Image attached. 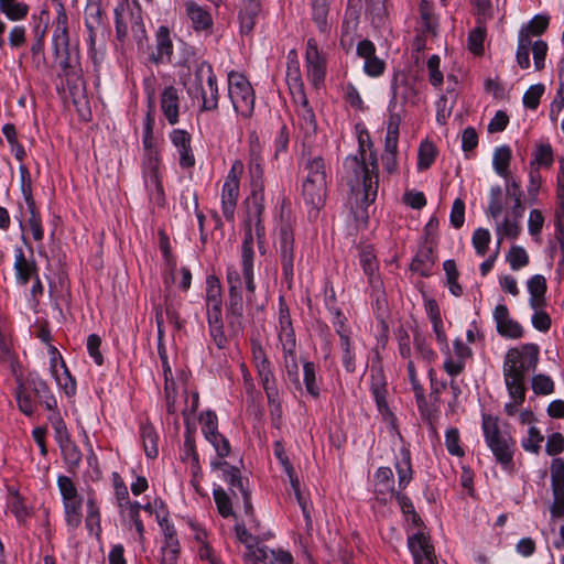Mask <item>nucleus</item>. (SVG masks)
Here are the masks:
<instances>
[{
    "instance_id": "nucleus-42",
    "label": "nucleus",
    "mask_w": 564,
    "mask_h": 564,
    "mask_svg": "<svg viewBox=\"0 0 564 564\" xmlns=\"http://www.w3.org/2000/svg\"><path fill=\"white\" fill-rule=\"evenodd\" d=\"M522 217H516L511 213L503 221L498 223L496 227L498 247L505 237L517 238L521 231L520 220Z\"/></svg>"
},
{
    "instance_id": "nucleus-50",
    "label": "nucleus",
    "mask_w": 564,
    "mask_h": 564,
    "mask_svg": "<svg viewBox=\"0 0 564 564\" xmlns=\"http://www.w3.org/2000/svg\"><path fill=\"white\" fill-rule=\"evenodd\" d=\"M421 29L420 32L436 35L437 23L431 6L426 1L420 4Z\"/></svg>"
},
{
    "instance_id": "nucleus-62",
    "label": "nucleus",
    "mask_w": 564,
    "mask_h": 564,
    "mask_svg": "<svg viewBox=\"0 0 564 564\" xmlns=\"http://www.w3.org/2000/svg\"><path fill=\"white\" fill-rule=\"evenodd\" d=\"M486 37V29L485 26H476L470 31L468 35V48L476 55H481L484 53V42Z\"/></svg>"
},
{
    "instance_id": "nucleus-53",
    "label": "nucleus",
    "mask_w": 564,
    "mask_h": 564,
    "mask_svg": "<svg viewBox=\"0 0 564 564\" xmlns=\"http://www.w3.org/2000/svg\"><path fill=\"white\" fill-rule=\"evenodd\" d=\"M128 7L127 0H121L115 8L116 35L119 41H124L128 35V24L124 19Z\"/></svg>"
},
{
    "instance_id": "nucleus-39",
    "label": "nucleus",
    "mask_w": 564,
    "mask_h": 564,
    "mask_svg": "<svg viewBox=\"0 0 564 564\" xmlns=\"http://www.w3.org/2000/svg\"><path fill=\"white\" fill-rule=\"evenodd\" d=\"M140 436L142 440L145 455L149 458H155L159 454V435L154 426L150 423H142L140 425Z\"/></svg>"
},
{
    "instance_id": "nucleus-46",
    "label": "nucleus",
    "mask_w": 564,
    "mask_h": 564,
    "mask_svg": "<svg viewBox=\"0 0 564 564\" xmlns=\"http://www.w3.org/2000/svg\"><path fill=\"white\" fill-rule=\"evenodd\" d=\"M86 29L104 28V11L100 0H91L85 9Z\"/></svg>"
},
{
    "instance_id": "nucleus-12",
    "label": "nucleus",
    "mask_w": 564,
    "mask_h": 564,
    "mask_svg": "<svg viewBox=\"0 0 564 564\" xmlns=\"http://www.w3.org/2000/svg\"><path fill=\"white\" fill-rule=\"evenodd\" d=\"M252 358L261 386L267 394L269 404H275L276 408H280L279 389L271 368V364L267 358L265 351L261 345L256 341L252 343Z\"/></svg>"
},
{
    "instance_id": "nucleus-45",
    "label": "nucleus",
    "mask_w": 564,
    "mask_h": 564,
    "mask_svg": "<svg viewBox=\"0 0 564 564\" xmlns=\"http://www.w3.org/2000/svg\"><path fill=\"white\" fill-rule=\"evenodd\" d=\"M401 459L397 462L395 469L399 478V487L404 489L412 479V466L410 452L406 448H402Z\"/></svg>"
},
{
    "instance_id": "nucleus-57",
    "label": "nucleus",
    "mask_w": 564,
    "mask_h": 564,
    "mask_svg": "<svg viewBox=\"0 0 564 564\" xmlns=\"http://www.w3.org/2000/svg\"><path fill=\"white\" fill-rule=\"evenodd\" d=\"M510 268L518 271L529 263V256L524 248L520 246H512L506 257Z\"/></svg>"
},
{
    "instance_id": "nucleus-54",
    "label": "nucleus",
    "mask_w": 564,
    "mask_h": 564,
    "mask_svg": "<svg viewBox=\"0 0 564 564\" xmlns=\"http://www.w3.org/2000/svg\"><path fill=\"white\" fill-rule=\"evenodd\" d=\"M303 372H304V383L306 391L313 398H317L319 395L321 389L317 384L316 380V370L315 365L312 361H306L303 365Z\"/></svg>"
},
{
    "instance_id": "nucleus-37",
    "label": "nucleus",
    "mask_w": 564,
    "mask_h": 564,
    "mask_svg": "<svg viewBox=\"0 0 564 564\" xmlns=\"http://www.w3.org/2000/svg\"><path fill=\"white\" fill-rule=\"evenodd\" d=\"M0 362L10 367L13 376L21 370V365L15 352L12 350L10 337L0 329Z\"/></svg>"
},
{
    "instance_id": "nucleus-16",
    "label": "nucleus",
    "mask_w": 564,
    "mask_h": 564,
    "mask_svg": "<svg viewBox=\"0 0 564 564\" xmlns=\"http://www.w3.org/2000/svg\"><path fill=\"white\" fill-rule=\"evenodd\" d=\"M300 138L306 148H311L317 132V122L306 96H301V106L296 109Z\"/></svg>"
},
{
    "instance_id": "nucleus-51",
    "label": "nucleus",
    "mask_w": 564,
    "mask_h": 564,
    "mask_svg": "<svg viewBox=\"0 0 564 564\" xmlns=\"http://www.w3.org/2000/svg\"><path fill=\"white\" fill-rule=\"evenodd\" d=\"M61 368L62 372L58 373L55 362L51 365L52 372L59 388L63 389L67 395H73L76 392V382L63 361Z\"/></svg>"
},
{
    "instance_id": "nucleus-13",
    "label": "nucleus",
    "mask_w": 564,
    "mask_h": 564,
    "mask_svg": "<svg viewBox=\"0 0 564 564\" xmlns=\"http://www.w3.org/2000/svg\"><path fill=\"white\" fill-rule=\"evenodd\" d=\"M249 156L248 172L250 177L251 193L248 202L250 206H256L257 208H265L263 165L258 143L250 145Z\"/></svg>"
},
{
    "instance_id": "nucleus-6",
    "label": "nucleus",
    "mask_w": 564,
    "mask_h": 564,
    "mask_svg": "<svg viewBox=\"0 0 564 564\" xmlns=\"http://www.w3.org/2000/svg\"><path fill=\"white\" fill-rule=\"evenodd\" d=\"M187 93L193 98H200L203 111H212L218 108V86L213 66L208 62H200L195 70L194 79L187 87Z\"/></svg>"
},
{
    "instance_id": "nucleus-47",
    "label": "nucleus",
    "mask_w": 564,
    "mask_h": 564,
    "mask_svg": "<svg viewBox=\"0 0 564 564\" xmlns=\"http://www.w3.org/2000/svg\"><path fill=\"white\" fill-rule=\"evenodd\" d=\"M312 7L313 20L321 32L328 29L327 15L329 10V0H310Z\"/></svg>"
},
{
    "instance_id": "nucleus-20",
    "label": "nucleus",
    "mask_w": 564,
    "mask_h": 564,
    "mask_svg": "<svg viewBox=\"0 0 564 564\" xmlns=\"http://www.w3.org/2000/svg\"><path fill=\"white\" fill-rule=\"evenodd\" d=\"M173 57V42L167 26L161 25L155 33V48L149 61L155 65L169 64Z\"/></svg>"
},
{
    "instance_id": "nucleus-30",
    "label": "nucleus",
    "mask_w": 564,
    "mask_h": 564,
    "mask_svg": "<svg viewBox=\"0 0 564 564\" xmlns=\"http://www.w3.org/2000/svg\"><path fill=\"white\" fill-rule=\"evenodd\" d=\"M7 510L10 511L19 523H24L30 517V509L19 490L12 486L8 487V496L6 500Z\"/></svg>"
},
{
    "instance_id": "nucleus-43",
    "label": "nucleus",
    "mask_w": 564,
    "mask_h": 564,
    "mask_svg": "<svg viewBox=\"0 0 564 564\" xmlns=\"http://www.w3.org/2000/svg\"><path fill=\"white\" fill-rule=\"evenodd\" d=\"M87 530L97 538L101 533L100 512L94 495H89L87 499V516H86Z\"/></svg>"
},
{
    "instance_id": "nucleus-59",
    "label": "nucleus",
    "mask_w": 564,
    "mask_h": 564,
    "mask_svg": "<svg viewBox=\"0 0 564 564\" xmlns=\"http://www.w3.org/2000/svg\"><path fill=\"white\" fill-rule=\"evenodd\" d=\"M236 536L239 542L243 543L248 550L247 555L254 560V551L259 545L258 539L252 535L243 525L237 524L235 527Z\"/></svg>"
},
{
    "instance_id": "nucleus-14",
    "label": "nucleus",
    "mask_w": 564,
    "mask_h": 564,
    "mask_svg": "<svg viewBox=\"0 0 564 564\" xmlns=\"http://www.w3.org/2000/svg\"><path fill=\"white\" fill-rule=\"evenodd\" d=\"M160 163V152L143 153L144 183L150 191V198L154 199L158 205H162L164 202V189L159 174Z\"/></svg>"
},
{
    "instance_id": "nucleus-10",
    "label": "nucleus",
    "mask_w": 564,
    "mask_h": 564,
    "mask_svg": "<svg viewBox=\"0 0 564 564\" xmlns=\"http://www.w3.org/2000/svg\"><path fill=\"white\" fill-rule=\"evenodd\" d=\"M243 172V163L236 160L229 172L226 175L221 188V210L225 219L232 223L235 220V213L237 203L240 196V177Z\"/></svg>"
},
{
    "instance_id": "nucleus-3",
    "label": "nucleus",
    "mask_w": 564,
    "mask_h": 564,
    "mask_svg": "<svg viewBox=\"0 0 564 564\" xmlns=\"http://www.w3.org/2000/svg\"><path fill=\"white\" fill-rule=\"evenodd\" d=\"M539 349L536 345H524L520 349L508 350L503 361V377L506 387L511 399L524 401L525 387L524 377L530 368L538 362Z\"/></svg>"
},
{
    "instance_id": "nucleus-48",
    "label": "nucleus",
    "mask_w": 564,
    "mask_h": 564,
    "mask_svg": "<svg viewBox=\"0 0 564 564\" xmlns=\"http://www.w3.org/2000/svg\"><path fill=\"white\" fill-rule=\"evenodd\" d=\"M0 11L6 14L9 20L18 21L26 17L29 7L17 0H0Z\"/></svg>"
},
{
    "instance_id": "nucleus-38",
    "label": "nucleus",
    "mask_w": 564,
    "mask_h": 564,
    "mask_svg": "<svg viewBox=\"0 0 564 564\" xmlns=\"http://www.w3.org/2000/svg\"><path fill=\"white\" fill-rule=\"evenodd\" d=\"M512 154L511 149L508 145H501L497 148L494 152L492 156V166L495 172L505 178H512L510 176V161H511Z\"/></svg>"
},
{
    "instance_id": "nucleus-29",
    "label": "nucleus",
    "mask_w": 564,
    "mask_h": 564,
    "mask_svg": "<svg viewBox=\"0 0 564 564\" xmlns=\"http://www.w3.org/2000/svg\"><path fill=\"white\" fill-rule=\"evenodd\" d=\"M527 288L530 294L529 304L531 308L545 307L546 279L542 274H535L527 281Z\"/></svg>"
},
{
    "instance_id": "nucleus-9",
    "label": "nucleus",
    "mask_w": 564,
    "mask_h": 564,
    "mask_svg": "<svg viewBox=\"0 0 564 564\" xmlns=\"http://www.w3.org/2000/svg\"><path fill=\"white\" fill-rule=\"evenodd\" d=\"M228 95L235 110L249 118L254 109V93L248 79L235 72L228 74Z\"/></svg>"
},
{
    "instance_id": "nucleus-49",
    "label": "nucleus",
    "mask_w": 564,
    "mask_h": 564,
    "mask_svg": "<svg viewBox=\"0 0 564 564\" xmlns=\"http://www.w3.org/2000/svg\"><path fill=\"white\" fill-rule=\"evenodd\" d=\"M436 158V148L433 142H421L417 153V169L424 171L431 167Z\"/></svg>"
},
{
    "instance_id": "nucleus-33",
    "label": "nucleus",
    "mask_w": 564,
    "mask_h": 564,
    "mask_svg": "<svg viewBox=\"0 0 564 564\" xmlns=\"http://www.w3.org/2000/svg\"><path fill=\"white\" fill-rule=\"evenodd\" d=\"M435 263L432 246H423L411 262V270L422 276H429Z\"/></svg>"
},
{
    "instance_id": "nucleus-25",
    "label": "nucleus",
    "mask_w": 564,
    "mask_h": 564,
    "mask_svg": "<svg viewBox=\"0 0 564 564\" xmlns=\"http://www.w3.org/2000/svg\"><path fill=\"white\" fill-rule=\"evenodd\" d=\"M23 382L26 388L33 392L39 402L44 404L47 410L56 408L57 403L54 395L51 394L47 383L39 376V373L29 372Z\"/></svg>"
},
{
    "instance_id": "nucleus-18",
    "label": "nucleus",
    "mask_w": 564,
    "mask_h": 564,
    "mask_svg": "<svg viewBox=\"0 0 564 564\" xmlns=\"http://www.w3.org/2000/svg\"><path fill=\"white\" fill-rule=\"evenodd\" d=\"M370 391L375 398L378 410L382 415L393 417L387 402V379L380 366H372L370 371Z\"/></svg>"
},
{
    "instance_id": "nucleus-15",
    "label": "nucleus",
    "mask_w": 564,
    "mask_h": 564,
    "mask_svg": "<svg viewBox=\"0 0 564 564\" xmlns=\"http://www.w3.org/2000/svg\"><path fill=\"white\" fill-rule=\"evenodd\" d=\"M400 121L398 115H391L387 124L384 150L381 155V161L384 171L389 174H393L398 170L397 156Z\"/></svg>"
},
{
    "instance_id": "nucleus-44",
    "label": "nucleus",
    "mask_w": 564,
    "mask_h": 564,
    "mask_svg": "<svg viewBox=\"0 0 564 564\" xmlns=\"http://www.w3.org/2000/svg\"><path fill=\"white\" fill-rule=\"evenodd\" d=\"M375 487L379 494L394 495V476L390 467H380L375 475Z\"/></svg>"
},
{
    "instance_id": "nucleus-52",
    "label": "nucleus",
    "mask_w": 564,
    "mask_h": 564,
    "mask_svg": "<svg viewBox=\"0 0 564 564\" xmlns=\"http://www.w3.org/2000/svg\"><path fill=\"white\" fill-rule=\"evenodd\" d=\"M443 269L446 274L447 285L451 293L455 296H460L463 293V289L458 283L459 272L457 270L455 261L452 259L446 260L443 263Z\"/></svg>"
},
{
    "instance_id": "nucleus-5",
    "label": "nucleus",
    "mask_w": 564,
    "mask_h": 564,
    "mask_svg": "<svg viewBox=\"0 0 564 564\" xmlns=\"http://www.w3.org/2000/svg\"><path fill=\"white\" fill-rule=\"evenodd\" d=\"M481 430L487 446L492 452L497 463L505 468L513 465L516 441L507 430H502L498 417L482 414Z\"/></svg>"
},
{
    "instance_id": "nucleus-56",
    "label": "nucleus",
    "mask_w": 564,
    "mask_h": 564,
    "mask_svg": "<svg viewBox=\"0 0 564 564\" xmlns=\"http://www.w3.org/2000/svg\"><path fill=\"white\" fill-rule=\"evenodd\" d=\"M341 350V362L347 372H355L356 370V352L350 338L339 340Z\"/></svg>"
},
{
    "instance_id": "nucleus-40",
    "label": "nucleus",
    "mask_w": 564,
    "mask_h": 564,
    "mask_svg": "<svg viewBox=\"0 0 564 564\" xmlns=\"http://www.w3.org/2000/svg\"><path fill=\"white\" fill-rule=\"evenodd\" d=\"M506 193L513 200L511 214L516 217H522L524 213V204L522 202L523 192L520 182L517 178L506 180Z\"/></svg>"
},
{
    "instance_id": "nucleus-26",
    "label": "nucleus",
    "mask_w": 564,
    "mask_h": 564,
    "mask_svg": "<svg viewBox=\"0 0 564 564\" xmlns=\"http://www.w3.org/2000/svg\"><path fill=\"white\" fill-rule=\"evenodd\" d=\"M148 94V111L144 118L143 123V135H142V144L144 153L150 152H159L156 148V141L153 135V128L155 123L154 119V89L148 87L147 88Z\"/></svg>"
},
{
    "instance_id": "nucleus-32",
    "label": "nucleus",
    "mask_w": 564,
    "mask_h": 564,
    "mask_svg": "<svg viewBox=\"0 0 564 564\" xmlns=\"http://www.w3.org/2000/svg\"><path fill=\"white\" fill-rule=\"evenodd\" d=\"M14 271L17 281L22 285H26L32 278L37 275L36 264L25 259L21 247L15 248Z\"/></svg>"
},
{
    "instance_id": "nucleus-36",
    "label": "nucleus",
    "mask_w": 564,
    "mask_h": 564,
    "mask_svg": "<svg viewBox=\"0 0 564 564\" xmlns=\"http://www.w3.org/2000/svg\"><path fill=\"white\" fill-rule=\"evenodd\" d=\"M359 261L364 273L368 276L369 284L373 288L379 286L380 280L377 275L378 262L370 247H366L360 251Z\"/></svg>"
},
{
    "instance_id": "nucleus-17",
    "label": "nucleus",
    "mask_w": 564,
    "mask_h": 564,
    "mask_svg": "<svg viewBox=\"0 0 564 564\" xmlns=\"http://www.w3.org/2000/svg\"><path fill=\"white\" fill-rule=\"evenodd\" d=\"M56 7V19L54 21L53 45L55 55L67 53L69 46L67 13L61 0H52Z\"/></svg>"
},
{
    "instance_id": "nucleus-41",
    "label": "nucleus",
    "mask_w": 564,
    "mask_h": 564,
    "mask_svg": "<svg viewBox=\"0 0 564 564\" xmlns=\"http://www.w3.org/2000/svg\"><path fill=\"white\" fill-rule=\"evenodd\" d=\"M392 99L391 105L395 107L398 100H401L402 104L415 102L416 91L412 85H410L406 80L398 82L395 78L392 82Z\"/></svg>"
},
{
    "instance_id": "nucleus-21",
    "label": "nucleus",
    "mask_w": 564,
    "mask_h": 564,
    "mask_svg": "<svg viewBox=\"0 0 564 564\" xmlns=\"http://www.w3.org/2000/svg\"><path fill=\"white\" fill-rule=\"evenodd\" d=\"M357 55L365 59L364 70L370 77L383 74L386 63L376 55V46L369 40H362L357 45Z\"/></svg>"
},
{
    "instance_id": "nucleus-64",
    "label": "nucleus",
    "mask_w": 564,
    "mask_h": 564,
    "mask_svg": "<svg viewBox=\"0 0 564 564\" xmlns=\"http://www.w3.org/2000/svg\"><path fill=\"white\" fill-rule=\"evenodd\" d=\"M490 240L491 236L488 229L478 228L474 231L471 242L478 256L486 254Z\"/></svg>"
},
{
    "instance_id": "nucleus-60",
    "label": "nucleus",
    "mask_w": 564,
    "mask_h": 564,
    "mask_svg": "<svg viewBox=\"0 0 564 564\" xmlns=\"http://www.w3.org/2000/svg\"><path fill=\"white\" fill-rule=\"evenodd\" d=\"M161 552V564H176L181 552L178 540L164 541Z\"/></svg>"
},
{
    "instance_id": "nucleus-58",
    "label": "nucleus",
    "mask_w": 564,
    "mask_h": 564,
    "mask_svg": "<svg viewBox=\"0 0 564 564\" xmlns=\"http://www.w3.org/2000/svg\"><path fill=\"white\" fill-rule=\"evenodd\" d=\"M221 292L220 285L216 278L209 276L207 279L206 289V308L208 307H221Z\"/></svg>"
},
{
    "instance_id": "nucleus-61",
    "label": "nucleus",
    "mask_w": 564,
    "mask_h": 564,
    "mask_svg": "<svg viewBox=\"0 0 564 564\" xmlns=\"http://www.w3.org/2000/svg\"><path fill=\"white\" fill-rule=\"evenodd\" d=\"M214 500L217 506L218 512L228 518L232 514L231 501L228 494L220 486L214 488Z\"/></svg>"
},
{
    "instance_id": "nucleus-55",
    "label": "nucleus",
    "mask_w": 564,
    "mask_h": 564,
    "mask_svg": "<svg viewBox=\"0 0 564 564\" xmlns=\"http://www.w3.org/2000/svg\"><path fill=\"white\" fill-rule=\"evenodd\" d=\"M199 422L202 425V432L206 440L210 437H216L215 435L219 434L218 432V419L214 411L203 412L199 416Z\"/></svg>"
},
{
    "instance_id": "nucleus-4",
    "label": "nucleus",
    "mask_w": 564,
    "mask_h": 564,
    "mask_svg": "<svg viewBox=\"0 0 564 564\" xmlns=\"http://www.w3.org/2000/svg\"><path fill=\"white\" fill-rule=\"evenodd\" d=\"M275 253L281 265L282 276L289 288L292 286L295 262L294 218L290 210L281 208L280 223L274 240Z\"/></svg>"
},
{
    "instance_id": "nucleus-31",
    "label": "nucleus",
    "mask_w": 564,
    "mask_h": 564,
    "mask_svg": "<svg viewBox=\"0 0 564 564\" xmlns=\"http://www.w3.org/2000/svg\"><path fill=\"white\" fill-rule=\"evenodd\" d=\"M254 561L263 564H292L293 556L290 552L282 549H270L265 545L257 547L254 551Z\"/></svg>"
},
{
    "instance_id": "nucleus-11",
    "label": "nucleus",
    "mask_w": 564,
    "mask_h": 564,
    "mask_svg": "<svg viewBox=\"0 0 564 564\" xmlns=\"http://www.w3.org/2000/svg\"><path fill=\"white\" fill-rule=\"evenodd\" d=\"M57 487L63 500L66 523L72 529H77L83 518V497L78 494L74 481L65 475L57 477Z\"/></svg>"
},
{
    "instance_id": "nucleus-7",
    "label": "nucleus",
    "mask_w": 564,
    "mask_h": 564,
    "mask_svg": "<svg viewBox=\"0 0 564 564\" xmlns=\"http://www.w3.org/2000/svg\"><path fill=\"white\" fill-rule=\"evenodd\" d=\"M264 207L248 205L247 216L243 223V240L241 245V262H253L254 242L261 253H264L263 245L265 238V227L263 224Z\"/></svg>"
},
{
    "instance_id": "nucleus-24",
    "label": "nucleus",
    "mask_w": 564,
    "mask_h": 564,
    "mask_svg": "<svg viewBox=\"0 0 564 564\" xmlns=\"http://www.w3.org/2000/svg\"><path fill=\"white\" fill-rule=\"evenodd\" d=\"M170 140L178 152V162L183 169L195 165V156L191 147V134L183 129H174L170 133Z\"/></svg>"
},
{
    "instance_id": "nucleus-1",
    "label": "nucleus",
    "mask_w": 564,
    "mask_h": 564,
    "mask_svg": "<svg viewBox=\"0 0 564 564\" xmlns=\"http://www.w3.org/2000/svg\"><path fill=\"white\" fill-rule=\"evenodd\" d=\"M367 143L359 137V150L355 155H349L344 162V171L351 189L362 185L361 205L368 207L375 202L378 194L379 173L377 154L372 151V143L367 135Z\"/></svg>"
},
{
    "instance_id": "nucleus-8",
    "label": "nucleus",
    "mask_w": 564,
    "mask_h": 564,
    "mask_svg": "<svg viewBox=\"0 0 564 564\" xmlns=\"http://www.w3.org/2000/svg\"><path fill=\"white\" fill-rule=\"evenodd\" d=\"M210 467L214 471L220 473V477L234 496L241 495L246 514L253 516L248 478L242 477L240 467L231 465L225 459H213Z\"/></svg>"
},
{
    "instance_id": "nucleus-22",
    "label": "nucleus",
    "mask_w": 564,
    "mask_h": 564,
    "mask_svg": "<svg viewBox=\"0 0 564 564\" xmlns=\"http://www.w3.org/2000/svg\"><path fill=\"white\" fill-rule=\"evenodd\" d=\"M408 545L414 564H435L434 547L424 533L417 532L409 536Z\"/></svg>"
},
{
    "instance_id": "nucleus-35",
    "label": "nucleus",
    "mask_w": 564,
    "mask_h": 564,
    "mask_svg": "<svg viewBox=\"0 0 564 564\" xmlns=\"http://www.w3.org/2000/svg\"><path fill=\"white\" fill-rule=\"evenodd\" d=\"M18 383L15 391V400L18 403L19 410L25 414L26 416L33 415L35 411V403L33 402L30 390L23 382L21 370L17 371V376H13Z\"/></svg>"
},
{
    "instance_id": "nucleus-27",
    "label": "nucleus",
    "mask_w": 564,
    "mask_h": 564,
    "mask_svg": "<svg viewBox=\"0 0 564 564\" xmlns=\"http://www.w3.org/2000/svg\"><path fill=\"white\" fill-rule=\"evenodd\" d=\"M161 110L172 126L178 122L180 117V96L174 86L165 87L161 93Z\"/></svg>"
},
{
    "instance_id": "nucleus-2",
    "label": "nucleus",
    "mask_w": 564,
    "mask_h": 564,
    "mask_svg": "<svg viewBox=\"0 0 564 564\" xmlns=\"http://www.w3.org/2000/svg\"><path fill=\"white\" fill-rule=\"evenodd\" d=\"M300 167L303 199L306 205L318 212L327 197L329 166L323 156L304 153Z\"/></svg>"
},
{
    "instance_id": "nucleus-63",
    "label": "nucleus",
    "mask_w": 564,
    "mask_h": 564,
    "mask_svg": "<svg viewBox=\"0 0 564 564\" xmlns=\"http://www.w3.org/2000/svg\"><path fill=\"white\" fill-rule=\"evenodd\" d=\"M543 441L544 437L541 432L536 427L531 426L528 431V436L522 440L521 445L524 451L538 454Z\"/></svg>"
},
{
    "instance_id": "nucleus-23",
    "label": "nucleus",
    "mask_w": 564,
    "mask_h": 564,
    "mask_svg": "<svg viewBox=\"0 0 564 564\" xmlns=\"http://www.w3.org/2000/svg\"><path fill=\"white\" fill-rule=\"evenodd\" d=\"M497 332L508 338L518 339L523 335L522 326L510 317L509 310L505 304H498L494 311Z\"/></svg>"
},
{
    "instance_id": "nucleus-28",
    "label": "nucleus",
    "mask_w": 564,
    "mask_h": 564,
    "mask_svg": "<svg viewBox=\"0 0 564 564\" xmlns=\"http://www.w3.org/2000/svg\"><path fill=\"white\" fill-rule=\"evenodd\" d=\"M260 11L261 0H240L238 19L241 33L249 34L253 30Z\"/></svg>"
},
{
    "instance_id": "nucleus-34",
    "label": "nucleus",
    "mask_w": 564,
    "mask_h": 564,
    "mask_svg": "<svg viewBox=\"0 0 564 564\" xmlns=\"http://www.w3.org/2000/svg\"><path fill=\"white\" fill-rule=\"evenodd\" d=\"M185 7L187 17L196 31L207 30L213 25L212 15L206 9L194 1L186 2Z\"/></svg>"
},
{
    "instance_id": "nucleus-19",
    "label": "nucleus",
    "mask_w": 564,
    "mask_h": 564,
    "mask_svg": "<svg viewBox=\"0 0 564 564\" xmlns=\"http://www.w3.org/2000/svg\"><path fill=\"white\" fill-rule=\"evenodd\" d=\"M307 77L314 86H318L325 77V59L322 56L314 39H308L306 44Z\"/></svg>"
}]
</instances>
